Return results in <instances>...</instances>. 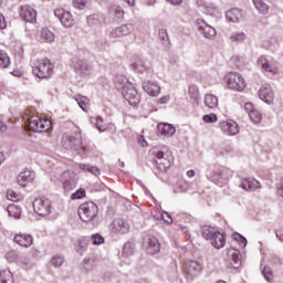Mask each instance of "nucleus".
Listing matches in <instances>:
<instances>
[{
    "label": "nucleus",
    "instance_id": "26",
    "mask_svg": "<svg viewBox=\"0 0 283 283\" xmlns=\"http://www.w3.org/2000/svg\"><path fill=\"white\" fill-rule=\"evenodd\" d=\"M240 187H242L244 191H255V189H260V181L255 178H245L242 179Z\"/></svg>",
    "mask_w": 283,
    "mask_h": 283
},
{
    "label": "nucleus",
    "instance_id": "10",
    "mask_svg": "<svg viewBox=\"0 0 283 283\" xmlns=\"http://www.w3.org/2000/svg\"><path fill=\"white\" fill-rule=\"evenodd\" d=\"M144 249H146L149 255H157L160 253V241L154 235H147L144 238Z\"/></svg>",
    "mask_w": 283,
    "mask_h": 283
},
{
    "label": "nucleus",
    "instance_id": "51",
    "mask_svg": "<svg viewBox=\"0 0 283 283\" xmlns=\"http://www.w3.org/2000/svg\"><path fill=\"white\" fill-rule=\"evenodd\" d=\"M250 119L252 123H260V120H262V114H260V112L258 111H252L249 113Z\"/></svg>",
    "mask_w": 283,
    "mask_h": 283
},
{
    "label": "nucleus",
    "instance_id": "25",
    "mask_svg": "<svg viewBox=\"0 0 283 283\" xmlns=\"http://www.w3.org/2000/svg\"><path fill=\"white\" fill-rule=\"evenodd\" d=\"M103 23H105V15L103 14H92L87 17L88 28H102Z\"/></svg>",
    "mask_w": 283,
    "mask_h": 283
},
{
    "label": "nucleus",
    "instance_id": "27",
    "mask_svg": "<svg viewBox=\"0 0 283 283\" xmlns=\"http://www.w3.org/2000/svg\"><path fill=\"white\" fill-rule=\"evenodd\" d=\"M14 242L19 244L20 247H24L28 249V247H32V243L34 240L32 239V235L30 234H15Z\"/></svg>",
    "mask_w": 283,
    "mask_h": 283
},
{
    "label": "nucleus",
    "instance_id": "38",
    "mask_svg": "<svg viewBox=\"0 0 283 283\" xmlns=\"http://www.w3.org/2000/svg\"><path fill=\"white\" fill-rule=\"evenodd\" d=\"M0 283H14V279H12V272H10V270L0 271Z\"/></svg>",
    "mask_w": 283,
    "mask_h": 283
},
{
    "label": "nucleus",
    "instance_id": "49",
    "mask_svg": "<svg viewBox=\"0 0 283 283\" xmlns=\"http://www.w3.org/2000/svg\"><path fill=\"white\" fill-rule=\"evenodd\" d=\"M91 0H73V6L77 10H85L90 6Z\"/></svg>",
    "mask_w": 283,
    "mask_h": 283
},
{
    "label": "nucleus",
    "instance_id": "57",
    "mask_svg": "<svg viewBox=\"0 0 283 283\" xmlns=\"http://www.w3.org/2000/svg\"><path fill=\"white\" fill-rule=\"evenodd\" d=\"M126 81H127V78H125V76H123V75H117V76H115V78H114L115 85H119V86H117V87H120V85H123V87H124Z\"/></svg>",
    "mask_w": 283,
    "mask_h": 283
},
{
    "label": "nucleus",
    "instance_id": "15",
    "mask_svg": "<svg viewBox=\"0 0 283 283\" xmlns=\"http://www.w3.org/2000/svg\"><path fill=\"white\" fill-rule=\"evenodd\" d=\"M196 25L198 32H201L205 39H213V36H216V29L205 22V20L198 19Z\"/></svg>",
    "mask_w": 283,
    "mask_h": 283
},
{
    "label": "nucleus",
    "instance_id": "64",
    "mask_svg": "<svg viewBox=\"0 0 283 283\" xmlns=\"http://www.w3.org/2000/svg\"><path fill=\"white\" fill-rule=\"evenodd\" d=\"M0 132H8V125H6V123L0 120Z\"/></svg>",
    "mask_w": 283,
    "mask_h": 283
},
{
    "label": "nucleus",
    "instance_id": "61",
    "mask_svg": "<svg viewBox=\"0 0 283 283\" xmlns=\"http://www.w3.org/2000/svg\"><path fill=\"white\" fill-rule=\"evenodd\" d=\"M7 23H6V18L3 14L0 13V30H6Z\"/></svg>",
    "mask_w": 283,
    "mask_h": 283
},
{
    "label": "nucleus",
    "instance_id": "11",
    "mask_svg": "<svg viewBox=\"0 0 283 283\" xmlns=\"http://www.w3.org/2000/svg\"><path fill=\"white\" fill-rule=\"evenodd\" d=\"M153 155L155 156V164L157 165V168L159 171H167L169 167H171V158L165 157V153L163 150H153Z\"/></svg>",
    "mask_w": 283,
    "mask_h": 283
},
{
    "label": "nucleus",
    "instance_id": "29",
    "mask_svg": "<svg viewBox=\"0 0 283 283\" xmlns=\"http://www.w3.org/2000/svg\"><path fill=\"white\" fill-rule=\"evenodd\" d=\"M136 253V241L134 239L128 240L122 250L123 258H132Z\"/></svg>",
    "mask_w": 283,
    "mask_h": 283
},
{
    "label": "nucleus",
    "instance_id": "56",
    "mask_svg": "<svg viewBox=\"0 0 283 283\" xmlns=\"http://www.w3.org/2000/svg\"><path fill=\"white\" fill-rule=\"evenodd\" d=\"M160 219L164 220V222H166V224H171L174 222V219H171V214H169V212H163L160 214Z\"/></svg>",
    "mask_w": 283,
    "mask_h": 283
},
{
    "label": "nucleus",
    "instance_id": "40",
    "mask_svg": "<svg viewBox=\"0 0 283 283\" xmlns=\"http://www.w3.org/2000/svg\"><path fill=\"white\" fill-rule=\"evenodd\" d=\"M41 39L45 43H54V34L46 28L41 30Z\"/></svg>",
    "mask_w": 283,
    "mask_h": 283
},
{
    "label": "nucleus",
    "instance_id": "9",
    "mask_svg": "<svg viewBox=\"0 0 283 283\" xmlns=\"http://www.w3.org/2000/svg\"><path fill=\"white\" fill-rule=\"evenodd\" d=\"M228 258L226 259V266L228 269H240V264H242V254L238 249H228L227 250Z\"/></svg>",
    "mask_w": 283,
    "mask_h": 283
},
{
    "label": "nucleus",
    "instance_id": "31",
    "mask_svg": "<svg viewBox=\"0 0 283 283\" xmlns=\"http://www.w3.org/2000/svg\"><path fill=\"white\" fill-rule=\"evenodd\" d=\"M82 269L85 273H91L96 269V259L94 258H85L82 262Z\"/></svg>",
    "mask_w": 283,
    "mask_h": 283
},
{
    "label": "nucleus",
    "instance_id": "1",
    "mask_svg": "<svg viewBox=\"0 0 283 283\" xmlns=\"http://www.w3.org/2000/svg\"><path fill=\"white\" fill-rule=\"evenodd\" d=\"M62 147L67 151H75V154H85V149L83 148V135L81 132L75 130L71 133H66L62 136Z\"/></svg>",
    "mask_w": 283,
    "mask_h": 283
},
{
    "label": "nucleus",
    "instance_id": "13",
    "mask_svg": "<svg viewBox=\"0 0 283 283\" xmlns=\"http://www.w3.org/2000/svg\"><path fill=\"white\" fill-rule=\"evenodd\" d=\"M20 19L27 23H36V10L28 4L22 6L20 8Z\"/></svg>",
    "mask_w": 283,
    "mask_h": 283
},
{
    "label": "nucleus",
    "instance_id": "17",
    "mask_svg": "<svg viewBox=\"0 0 283 283\" xmlns=\"http://www.w3.org/2000/svg\"><path fill=\"white\" fill-rule=\"evenodd\" d=\"M208 180L217 185V187H222L227 185L229 177L224 174V170H214L211 175H207Z\"/></svg>",
    "mask_w": 283,
    "mask_h": 283
},
{
    "label": "nucleus",
    "instance_id": "53",
    "mask_svg": "<svg viewBox=\"0 0 283 283\" xmlns=\"http://www.w3.org/2000/svg\"><path fill=\"white\" fill-rule=\"evenodd\" d=\"M65 259L62 255H55L52 258V264L55 268L62 266Z\"/></svg>",
    "mask_w": 283,
    "mask_h": 283
},
{
    "label": "nucleus",
    "instance_id": "48",
    "mask_svg": "<svg viewBox=\"0 0 283 283\" xmlns=\"http://www.w3.org/2000/svg\"><path fill=\"white\" fill-rule=\"evenodd\" d=\"M19 262L21 266L25 269V271L30 270L33 266L32 260H30V258L28 256H21L19 259Z\"/></svg>",
    "mask_w": 283,
    "mask_h": 283
},
{
    "label": "nucleus",
    "instance_id": "37",
    "mask_svg": "<svg viewBox=\"0 0 283 283\" xmlns=\"http://www.w3.org/2000/svg\"><path fill=\"white\" fill-rule=\"evenodd\" d=\"M256 10H259L260 14H269V6L264 2V0H252Z\"/></svg>",
    "mask_w": 283,
    "mask_h": 283
},
{
    "label": "nucleus",
    "instance_id": "18",
    "mask_svg": "<svg viewBox=\"0 0 283 283\" xmlns=\"http://www.w3.org/2000/svg\"><path fill=\"white\" fill-rule=\"evenodd\" d=\"M184 271L191 277H196V275H200V271H202V266L197 261H188L184 264Z\"/></svg>",
    "mask_w": 283,
    "mask_h": 283
},
{
    "label": "nucleus",
    "instance_id": "14",
    "mask_svg": "<svg viewBox=\"0 0 283 283\" xmlns=\"http://www.w3.org/2000/svg\"><path fill=\"white\" fill-rule=\"evenodd\" d=\"M259 98L271 105L275 98V93H273V88L269 84H263L259 90Z\"/></svg>",
    "mask_w": 283,
    "mask_h": 283
},
{
    "label": "nucleus",
    "instance_id": "43",
    "mask_svg": "<svg viewBox=\"0 0 283 283\" xmlns=\"http://www.w3.org/2000/svg\"><path fill=\"white\" fill-rule=\"evenodd\" d=\"M7 211L11 218H21V208L15 205H9Z\"/></svg>",
    "mask_w": 283,
    "mask_h": 283
},
{
    "label": "nucleus",
    "instance_id": "42",
    "mask_svg": "<svg viewBox=\"0 0 283 283\" xmlns=\"http://www.w3.org/2000/svg\"><path fill=\"white\" fill-rule=\"evenodd\" d=\"M109 14L116 17V19H123L125 17V11H123V8L114 4L109 8Z\"/></svg>",
    "mask_w": 283,
    "mask_h": 283
},
{
    "label": "nucleus",
    "instance_id": "46",
    "mask_svg": "<svg viewBox=\"0 0 283 283\" xmlns=\"http://www.w3.org/2000/svg\"><path fill=\"white\" fill-rule=\"evenodd\" d=\"M232 240H234V242H238L241 247H247V244H249V241L244 238V235L238 232L232 233Z\"/></svg>",
    "mask_w": 283,
    "mask_h": 283
},
{
    "label": "nucleus",
    "instance_id": "19",
    "mask_svg": "<svg viewBox=\"0 0 283 283\" xmlns=\"http://www.w3.org/2000/svg\"><path fill=\"white\" fill-rule=\"evenodd\" d=\"M220 127L224 134H228V136H235L240 132V128L238 127V123L230 120V122H221Z\"/></svg>",
    "mask_w": 283,
    "mask_h": 283
},
{
    "label": "nucleus",
    "instance_id": "30",
    "mask_svg": "<svg viewBox=\"0 0 283 283\" xmlns=\"http://www.w3.org/2000/svg\"><path fill=\"white\" fill-rule=\"evenodd\" d=\"M158 132L163 136H174L176 134V127L171 124H159Z\"/></svg>",
    "mask_w": 283,
    "mask_h": 283
},
{
    "label": "nucleus",
    "instance_id": "54",
    "mask_svg": "<svg viewBox=\"0 0 283 283\" xmlns=\"http://www.w3.org/2000/svg\"><path fill=\"white\" fill-rule=\"evenodd\" d=\"M159 39L163 41L164 45H165V43L169 42V34L167 33L166 29L159 30Z\"/></svg>",
    "mask_w": 283,
    "mask_h": 283
},
{
    "label": "nucleus",
    "instance_id": "7",
    "mask_svg": "<svg viewBox=\"0 0 283 283\" xmlns=\"http://www.w3.org/2000/svg\"><path fill=\"white\" fill-rule=\"evenodd\" d=\"M33 209L38 216H50V211H52V201L48 198H38L33 201Z\"/></svg>",
    "mask_w": 283,
    "mask_h": 283
},
{
    "label": "nucleus",
    "instance_id": "34",
    "mask_svg": "<svg viewBox=\"0 0 283 283\" xmlns=\"http://www.w3.org/2000/svg\"><path fill=\"white\" fill-rule=\"evenodd\" d=\"M189 96L197 105H200V91L198 90L197 85L189 86Z\"/></svg>",
    "mask_w": 283,
    "mask_h": 283
},
{
    "label": "nucleus",
    "instance_id": "44",
    "mask_svg": "<svg viewBox=\"0 0 283 283\" xmlns=\"http://www.w3.org/2000/svg\"><path fill=\"white\" fill-rule=\"evenodd\" d=\"M96 48L99 50V52H105L107 48H109V42H107V38L102 36L96 40Z\"/></svg>",
    "mask_w": 283,
    "mask_h": 283
},
{
    "label": "nucleus",
    "instance_id": "50",
    "mask_svg": "<svg viewBox=\"0 0 283 283\" xmlns=\"http://www.w3.org/2000/svg\"><path fill=\"white\" fill-rule=\"evenodd\" d=\"M91 242L94 245L105 244V238H103V235H101L99 233H95V234H92Z\"/></svg>",
    "mask_w": 283,
    "mask_h": 283
},
{
    "label": "nucleus",
    "instance_id": "22",
    "mask_svg": "<svg viewBox=\"0 0 283 283\" xmlns=\"http://www.w3.org/2000/svg\"><path fill=\"white\" fill-rule=\"evenodd\" d=\"M113 232L120 233L122 235L125 233H129V223H127L123 219H116L113 221Z\"/></svg>",
    "mask_w": 283,
    "mask_h": 283
},
{
    "label": "nucleus",
    "instance_id": "32",
    "mask_svg": "<svg viewBox=\"0 0 283 283\" xmlns=\"http://www.w3.org/2000/svg\"><path fill=\"white\" fill-rule=\"evenodd\" d=\"M132 70L135 72L143 73L147 70V66L145 65V62L140 57H135L134 61L130 64Z\"/></svg>",
    "mask_w": 283,
    "mask_h": 283
},
{
    "label": "nucleus",
    "instance_id": "36",
    "mask_svg": "<svg viewBox=\"0 0 283 283\" xmlns=\"http://www.w3.org/2000/svg\"><path fill=\"white\" fill-rule=\"evenodd\" d=\"M80 169H82V171H88V174H93V176H101V169L90 164H80Z\"/></svg>",
    "mask_w": 283,
    "mask_h": 283
},
{
    "label": "nucleus",
    "instance_id": "59",
    "mask_svg": "<svg viewBox=\"0 0 283 283\" xmlns=\"http://www.w3.org/2000/svg\"><path fill=\"white\" fill-rule=\"evenodd\" d=\"M276 193L281 198H283V178H281L280 182L276 186Z\"/></svg>",
    "mask_w": 283,
    "mask_h": 283
},
{
    "label": "nucleus",
    "instance_id": "63",
    "mask_svg": "<svg viewBox=\"0 0 283 283\" xmlns=\"http://www.w3.org/2000/svg\"><path fill=\"white\" fill-rule=\"evenodd\" d=\"M272 264H279V266H282V259L279 256L272 258Z\"/></svg>",
    "mask_w": 283,
    "mask_h": 283
},
{
    "label": "nucleus",
    "instance_id": "35",
    "mask_svg": "<svg viewBox=\"0 0 283 283\" xmlns=\"http://www.w3.org/2000/svg\"><path fill=\"white\" fill-rule=\"evenodd\" d=\"M76 185H77V181H76V178L74 177H69L62 184L64 191H74V189H76Z\"/></svg>",
    "mask_w": 283,
    "mask_h": 283
},
{
    "label": "nucleus",
    "instance_id": "2",
    "mask_svg": "<svg viewBox=\"0 0 283 283\" xmlns=\"http://www.w3.org/2000/svg\"><path fill=\"white\" fill-rule=\"evenodd\" d=\"M200 231L202 238H205V240H210L214 249H224V244H227V239L216 228L211 226H202Z\"/></svg>",
    "mask_w": 283,
    "mask_h": 283
},
{
    "label": "nucleus",
    "instance_id": "8",
    "mask_svg": "<svg viewBox=\"0 0 283 283\" xmlns=\"http://www.w3.org/2000/svg\"><path fill=\"white\" fill-rule=\"evenodd\" d=\"M28 127L30 132L41 134L42 132H48V129H50V120L42 119L39 116L31 117L28 122Z\"/></svg>",
    "mask_w": 283,
    "mask_h": 283
},
{
    "label": "nucleus",
    "instance_id": "24",
    "mask_svg": "<svg viewBox=\"0 0 283 283\" xmlns=\"http://www.w3.org/2000/svg\"><path fill=\"white\" fill-rule=\"evenodd\" d=\"M32 180H34V171L31 170L20 172L17 178V182L20 187H25L28 182H32Z\"/></svg>",
    "mask_w": 283,
    "mask_h": 283
},
{
    "label": "nucleus",
    "instance_id": "45",
    "mask_svg": "<svg viewBox=\"0 0 283 283\" xmlns=\"http://www.w3.org/2000/svg\"><path fill=\"white\" fill-rule=\"evenodd\" d=\"M247 39V34L244 32H234L231 34L230 40L232 43H242Z\"/></svg>",
    "mask_w": 283,
    "mask_h": 283
},
{
    "label": "nucleus",
    "instance_id": "21",
    "mask_svg": "<svg viewBox=\"0 0 283 283\" xmlns=\"http://www.w3.org/2000/svg\"><path fill=\"white\" fill-rule=\"evenodd\" d=\"M258 65L260 67H262V70H264V72H271L272 74L277 73V67L275 66V64H273V62L269 61V59H266V56H264V55H261L258 59Z\"/></svg>",
    "mask_w": 283,
    "mask_h": 283
},
{
    "label": "nucleus",
    "instance_id": "4",
    "mask_svg": "<svg viewBox=\"0 0 283 283\" xmlns=\"http://www.w3.org/2000/svg\"><path fill=\"white\" fill-rule=\"evenodd\" d=\"M54 65L50 63L49 59H42L38 61V65L33 66L32 72L38 78H50Z\"/></svg>",
    "mask_w": 283,
    "mask_h": 283
},
{
    "label": "nucleus",
    "instance_id": "58",
    "mask_svg": "<svg viewBox=\"0 0 283 283\" xmlns=\"http://www.w3.org/2000/svg\"><path fill=\"white\" fill-rule=\"evenodd\" d=\"M262 275L263 277H265L266 282H271V277L269 275H271V269L264 266L262 270Z\"/></svg>",
    "mask_w": 283,
    "mask_h": 283
},
{
    "label": "nucleus",
    "instance_id": "52",
    "mask_svg": "<svg viewBox=\"0 0 283 283\" xmlns=\"http://www.w3.org/2000/svg\"><path fill=\"white\" fill-rule=\"evenodd\" d=\"M81 198H85V189L84 188H80L71 195V200H81Z\"/></svg>",
    "mask_w": 283,
    "mask_h": 283
},
{
    "label": "nucleus",
    "instance_id": "28",
    "mask_svg": "<svg viewBox=\"0 0 283 283\" xmlns=\"http://www.w3.org/2000/svg\"><path fill=\"white\" fill-rule=\"evenodd\" d=\"M226 19L230 23H239L242 20V10L234 8L226 12Z\"/></svg>",
    "mask_w": 283,
    "mask_h": 283
},
{
    "label": "nucleus",
    "instance_id": "20",
    "mask_svg": "<svg viewBox=\"0 0 283 283\" xmlns=\"http://www.w3.org/2000/svg\"><path fill=\"white\" fill-rule=\"evenodd\" d=\"M74 70L80 76H87L92 71V66L85 60H77L74 64Z\"/></svg>",
    "mask_w": 283,
    "mask_h": 283
},
{
    "label": "nucleus",
    "instance_id": "47",
    "mask_svg": "<svg viewBox=\"0 0 283 283\" xmlns=\"http://www.w3.org/2000/svg\"><path fill=\"white\" fill-rule=\"evenodd\" d=\"M90 245V238H82L80 240V244H78V249H77V253H80V255H83V253H85V249H87V247Z\"/></svg>",
    "mask_w": 283,
    "mask_h": 283
},
{
    "label": "nucleus",
    "instance_id": "3",
    "mask_svg": "<svg viewBox=\"0 0 283 283\" xmlns=\"http://www.w3.org/2000/svg\"><path fill=\"white\" fill-rule=\"evenodd\" d=\"M78 217L82 222H96V218H98V206L94 201L82 203L78 207Z\"/></svg>",
    "mask_w": 283,
    "mask_h": 283
},
{
    "label": "nucleus",
    "instance_id": "62",
    "mask_svg": "<svg viewBox=\"0 0 283 283\" xmlns=\"http://www.w3.org/2000/svg\"><path fill=\"white\" fill-rule=\"evenodd\" d=\"M244 109L248 114H251V112H254L255 109H253V104L252 103H245L244 105Z\"/></svg>",
    "mask_w": 283,
    "mask_h": 283
},
{
    "label": "nucleus",
    "instance_id": "16",
    "mask_svg": "<svg viewBox=\"0 0 283 283\" xmlns=\"http://www.w3.org/2000/svg\"><path fill=\"white\" fill-rule=\"evenodd\" d=\"M134 32V24H123L113 29L109 33L111 39H120V36H127Z\"/></svg>",
    "mask_w": 283,
    "mask_h": 283
},
{
    "label": "nucleus",
    "instance_id": "55",
    "mask_svg": "<svg viewBox=\"0 0 283 283\" xmlns=\"http://www.w3.org/2000/svg\"><path fill=\"white\" fill-rule=\"evenodd\" d=\"M203 123H216L218 120V116L216 114L203 115Z\"/></svg>",
    "mask_w": 283,
    "mask_h": 283
},
{
    "label": "nucleus",
    "instance_id": "6",
    "mask_svg": "<svg viewBox=\"0 0 283 283\" xmlns=\"http://www.w3.org/2000/svg\"><path fill=\"white\" fill-rule=\"evenodd\" d=\"M227 85L230 90H234L235 92L244 91L247 87V82L242 78V75L235 72H231L227 75Z\"/></svg>",
    "mask_w": 283,
    "mask_h": 283
},
{
    "label": "nucleus",
    "instance_id": "41",
    "mask_svg": "<svg viewBox=\"0 0 283 283\" xmlns=\"http://www.w3.org/2000/svg\"><path fill=\"white\" fill-rule=\"evenodd\" d=\"M10 66V56L6 51L0 50V70H6V67Z\"/></svg>",
    "mask_w": 283,
    "mask_h": 283
},
{
    "label": "nucleus",
    "instance_id": "39",
    "mask_svg": "<svg viewBox=\"0 0 283 283\" xmlns=\"http://www.w3.org/2000/svg\"><path fill=\"white\" fill-rule=\"evenodd\" d=\"M75 101L78 105V107H81V109H83V112H87V107L90 105V99L83 95H76L75 96Z\"/></svg>",
    "mask_w": 283,
    "mask_h": 283
},
{
    "label": "nucleus",
    "instance_id": "33",
    "mask_svg": "<svg viewBox=\"0 0 283 283\" xmlns=\"http://www.w3.org/2000/svg\"><path fill=\"white\" fill-rule=\"evenodd\" d=\"M205 104L206 107H209V109H216V107H218V96L213 94H207L205 97Z\"/></svg>",
    "mask_w": 283,
    "mask_h": 283
},
{
    "label": "nucleus",
    "instance_id": "12",
    "mask_svg": "<svg viewBox=\"0 0 283 283\" xmlns=\"http://www.w3.org/2000/svg\"><path fill=\"white\" fill-rule=\"evenodd\" d=\"M54 14L64 28H72V25H74V17H72L70 11H65V9H56Z\"/></svg>",
    "mask_w": 283,
    "mask_h": 283
},
{
    "label": "nucleus",
    "instance_id": "60",
    "mask_svg": "<svg viewBox=\"0 0 283 283\" xmlns=\"http://www.w3.org/2000/svg\"><path fill=\"white\" fill-rule=\"evenodd\" d=\"M169 95L163 96L158 99L159 105H167L169 103Z\"/></svg>",
    "mask_w": 283,
    "mask_h": 283
},
{
    "label": "nucleus",
    "instance_id": "23",
    "mask_svg": "<svg viewBox=\"0 0 283 283\" xmlns=\"http://www.w3.org/2000/svg\"><path fill=\"white\" fill-rule=\"evenodd\" d=\"M143 90L147 92L149 96H158L160 94V86L154 81L144 82Z\"/></svg>",
    "mask_w": 283,
    "mask_h": 283
},
{
    "label": "nucleus",
    "instance_id": "5",
    "mask_svg": "<svg viewBox=\"0 0 283 283\" xmlns=\"http://www.w3.org/2000/svg\"><path fill=\"white\" fill-rule=\"evenodd\" d=\"M122 95L133 107H136V105L140 103V94H138L134 84H126L122 86Z\"/></svg>",
    "mask_w": 283,
    "mask_h": 283
}]
</instances>
